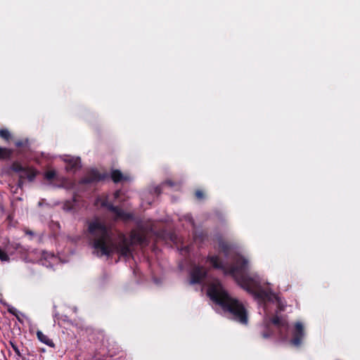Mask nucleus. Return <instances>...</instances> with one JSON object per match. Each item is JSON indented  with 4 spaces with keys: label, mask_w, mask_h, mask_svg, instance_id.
Returning <instances> with one entry per match:
<instances>
[{
    "label": "nucleus",
    "mask_w": 360,
    "mask_h": 360,
    "mask_svg": "<svg viewBox=\"0 0 360 360\" xmlns=\"http://www.w3.org/2000/svg\"><path fill=\"white\" fill-rule=\"evenodd\" d=\"M196 195H197L198 198H200L202 197L203 195H202V193L201 191H197L196 192Z\"/></svg>",
    "instance_id": "aec40b11"
},
{
    "label": "nucleus",
    "mask_w": 360,
    "mask_h": 360,
    "mask_svg": "<svg viewBox=\"0 0 360 360\" xmlns=\"http://www.w3.org/2000/svg\"><path fill=\"white\" fill-rule=\"evenodd\" d=\"M8 311L11 314H13V315H15L18 319H19L18 317V313H17V311L14 308H10L8 309Z\"/></svg>",
    "instance_id": "f3484780"
},
{
    "label": "nucleus",
    "mask_w": 360,
    "mask_h": 360,
    "mask_svg": "<svg viewBox=\"0 0 360 360\" xmlns=\"http://www.w3.org/2000/svg\"><path fill=\"white\" fill-rule=\"evenodd\" d=\"M118 195H119V192L117 191L115 193V196L117 197Z\"/></svg>",
    "instance_id": "412c9836"
},
{
    "label": "nucleus",
    "mask_w": 360,
    "mask_h": 360,
    "mask_svg": "<svg viewBox=\"0 0 360 360\" xmlns=\"http://www.w3.org/2000/svg\"><path fill=\"white\" fill-rule=\"evenodd\" d=\"M112 179L115 182L127 181L130 180V177L128 175H124L121 173L119 170H115L111 174Z\"/></svg>",
    "instance_id": "6e6552de"
},
{
    "label": "nucleus",
    "mask_w": 360,
    "mask_h": 360,
    "mask_svg": "<svg viewBox=\"0 0 360 360\" xmlns=\"http://www.w3.org/2000/svg\"><path fill=\"white\" fill-rule=\"evenodd\" d=\"M13 169H14L15 171H20V170H21V169H22V167H21V166H20V165H13Z\"/></svg>",
    "instance_id": "6ab92c4d"
},
{
    "label": "nucleus",
    "mask_w": 360,
    "mask_h": 360,
    "mask_svg": "<svg viewBox=\"0 0 360 360\" xmlns=\"http://www.w3.org/2000/svg\"><path fill=\"white\" fill-rule=\"evenodd\" d=\"M304 335V330L303 324L300 322L295 323L293 331V338L291 341L292 343L295 346L300 345Z\"/></svg>",
    "instance_id": "423d86ee"
},
{
    "label": "nucleus",
    "mask_w": 360,
    "mask_h": 360,
    "mask_svg": "<svg viewBox=\"0 0 360 360\" xmlns=\"http://www.w3.org/2000/svg\"><path fill=\"white\" fill-rule=\"evenodd\" d=\"M56 175L54 170H49L45 173V176L47 179H52Z\"/></svg>",
    "instance_id": "dca6fc26"
},
{
    "label": "nucleus",
    "mask_w": 360,
    "mask_h": 360,
    "mask_svg": "<svg viewBox=\"0 0 360 360\" xmlns=\"http://www.w3.org/2000/svg\"><path fill=\"white\" fill-rule=\"evenodd\" d=\"M37 335L38 339L44 342V344L50 346V347H54L53 342L46 335H44L41 331H37Z\"/></svg>",
    "instance_id": "f8f14e48"
},
{
    "label": "nucleus",
    "mask_w": 360,
    "mask_h": 360,
    "mask_svg": "<svg viewBox=\"0 0 360 360\" xmlns=\"http://www.w3.org/2000/svg\"><path fill=\"white\" fill-rule=\"evenodd\" d=\"M11 345H12V347L13 348L14 351L15 352V353L20 356V352H19V349L17 348V347L15 345H14L13 343H11Z\"/></svg>",
    "instance_id": "a211bd4d"
},
{
    "label": "nucleus",
    "mask_w": 360,
    "mask_h": 360,
    "mask_svg": "<svg viewBox=\"0 0 360 360\" xmlns=\"http://www.w3.org/2000/svg\"><path fill=\"white\" fill-rule=\"evenodd\" d=\"M89 231L94 236V248L98 255H108L116 250L122 255L127 256L130 253V243L141 242V236L132 233L130 241L125 238H122L119 247H115L108 235L107 228L98 219L93 220L89 226Z\"/></svg>",
    "instance_id": "f257e3e1"
},
{
    "label": "nucleus",
    "mask_w": 360,
    "mask_h": 360,
    "mask_svg": "<svg viewBox=\"0 0 360 360\" xmlns=\"http://www.w3.org/2000/svg\"><path fill=\"white\" fill-rule=\"evenodd\" d=\"M0 138L3 139L6 143L13 142L15 139L13 135L8 129H0Z\"/></svg>",
    "instance_id": "9d476101"
},
{
    "label": "nucleus",
    "mask_w": 360,
    "mask_h": 360,
    "mask_svg": "<svg viewBox=\"0 0 360 360\" xmlns=\"http://www.w3.org/2000/svg\"><path fill=\"white\" fill-rule=\"evenodd\" d=\"M65 158H72V157L70 155H66Z\"/></svg>",
    "instance_id": "4be33fe9"
},
{
    "label": "nucleus",
    "mask_w": 360,
    "mask_h": 360,
    "mask_svg": "<svg viewBox=\"0 0 360 360\" xmlns=\"http://www.w3.org/2000/svg\"><path fill=\"white\" fill-rule=\"evenodd\" d=\"M248 261L246 259L241 257L238 260L236 266L230 270V273L234 276H236L237 273L245 270L248 266Z\"/></svg>",
    "instance_id": "0eeeda50"
},
{
    "label": "nucleus",
    "mask_w": 360,
    "mask_h": 360,
    "mask_svg": "<svg viewBox=\"0 0 360 360\" xmlns=\"http://www.w3.org/2000/svg\"><path fill=\"white\" fill-rule=\"evenodd\" d=\"M13 143L18 154L27 155L31 150V141L28 138H15Z\"/></svg>",
    "instance_id": "20e7f679"
},
{
    "label": "nucleus",
    "mask_w": 360,
    "mask_h": 360,
    "mask_svg": "<svg viewBox=\"0 0 360 360\" xmlns=\"http://www.w3.org/2000/svg\"><path fill=\"white\" fill-rule=\"evenodd\" d=\"M208 261L210 262V264L217 269H223L224 272L225 274L227 273V270L226 268L221 264V262L219 260V258L216 256H212L208 258Z\"/></svg>",
    "instance_id": "9b49d317"
},
{
    "label": "nucleus",
    "mask_w": 360,
    "mask_h": 360,
    "mask_svg": "<svg viewBox=\"0 0 360 360\" xmlns=\"http://www.w3.org/2000/svg\"><path fill=\"white\" fill-rule=\"evenodd\" d=\"M272 323L275 325H279V326H285L286 325V322L283 320H282L280 317L278 316H274L271 319Z\"/></svg>",
    "instance_id": "4468645a"
},
{
    "label": "nucleus",
    "mask_w": 360,
    "mask_h": 360,
    "mask_svg": "<svg viewBox=\"0 0 360 360\" xmlns=\"http://www.w3.org/2000/svg\"><path fill=\"white\" fill-rule=\"evenodd\" d=\"M208 295L212 300L231 311L236 320L247 323L248 316L243 305L238 300L230 297L219 281H216L210 285Z\"/></svg>",
    "instance_id": "f03ea898"
},
{
    "label": "nucleus",
    "mask_w": 360,
    "mask_h": 360,
    "mask_svg": "<svg viewBox=\"0 0 360 360\" xmlns=\"http://www.w3.org/2000/svg\"><path fill=\"white\" fill-rule=\"evenodd\" d=\"M96 205L97 206L101 205V207H106L110 210H111L114 214L115 217L117 219H127L130 217V215L124 211L120 210L117 207L112 206L110 203L107 202V199L105 196H101L98 198L96 201Z\"/></svg>",
    "instance_id": "7ed1b4c3"
},
{
    "label": "nucleus",
    "mask_w": 360,
    "mask_h": 360,
    "mask_svg": "<svg viewBox=\"0 0 360 360\" xmlns=\"http://www.w3.org/2000/svg\"><path fill=\"white\" fill-rule=\"evenodd\" d=\"M205 275V270L201 267H195L192 272L193 282H198Z\"/></svg>",
    "instance_id": "1a4fd4ad"
},
{
    "label": "nucleus",
    "mask_w": 360,
    "mask_h": 360,
    "mask_svg": "<svg viewBox=\"0 0 360 360\" xmlns=\"http://www.w3.org/2000/svg\"><path fill=\"white\" fill-rule=\"evenodd\" d=\"M14 155V149L0 146V158H11Z\"/></svg>",
    "instance_id": "ddd939ff"
},
{
    "label": "nucleus",
    "mask_w": 360,
    "mask_h": 360,
    "mask_svg": "<svg viewBox=\"0 0 360 360\" xmlns=\"http://www.w3.org/2000/svg\"><path fill=\"white\" fill-rule=\"evenodd\" d=\"M68 162L67 165L68 169H72L74 167H77L78 165L77 159H68Z\"/></svg>",
    "instance_id": "2eb2a0df"
},
{
    "label": "nucleus",
    "mask_w": 360,
    "mask_h": 360,
    "mask_svg": "<svg viewBox=\"0 0 360 360\" xmlns=\"http://www.w3.org/2000/svg\"><path fill=\"white\" fill-rule=\"evenodd\" d=\"M262 298L265 302H275L277 304V311L281 312L284 311L285 305L284 302L282 301L281 298L276 294L269 292H262L260 294Z\"/></svg>",
    "instance_id": "39448f33"
}]
</instances>
